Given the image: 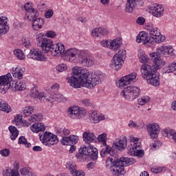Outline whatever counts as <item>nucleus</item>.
Here are the masks:
<instances>
[{
    "instance_id": "1",
    "label": "nucleus",
    "mask_w": 176,
    "mask_h": 176,
    "mask_svg": "<svg viewBox=\"0 0 176 176\" xmlns=\"http://www.w3.org/2000/svg\"><path fill=\"white\" fill-rule=\"evenodd\" d=\"M168 56H174V49L172 46H160L156 52L150 54L154 65L151 66L144 63L140 69L142 76L144 79H146L147 83L155 87L160 85L159 75L156 72L160 67H163L166 64V62L160 57H168Z\"/></svg>"
},
{
    "instance_id": "2",
    "label": "nucleus",
    "mask_w": 176,
    "mask_h": 176,
    "mask_svg": "<svg viewBox=\"0 0 176 176\" xmlns=\"http://www.w3.org/2000/svg\"><path fill=\"white\" fill-rule=\"evenodd\" d=\"M104 74L96 72L90 74L89 70L76 66L72 69V76L69 77L67 82L74 89H79L80 86L87 89H93L104 80Z\"/></svg>"
},
{
    "instance_id": "3",
    "label": "nucleus",
    "mask_w": 176,
    "mask_h": 176,
    "mask_svg": "<svg viewBox=\"0 0 176 176\" xmlns=\"http://www.w3.org/2000/svg\"><path fill=\"white\" fill-rule=\"evenodd\" d=\"M134 163L133 158L121 157L118 159V154H114L111 157H109L106 161L105 166L107 168H109L112 174L116 176L124 175V167L126 166H131Z\"/></svg>"
},
{
    "instance_id": "4",
    "label": "nucleus",
    "mask_w": 176,
    "mask_h": 176,
    "mask_svg": "<svg viewBox=\"0 0 176 176\" xmlns=\"http://www.w3.org/2000/svg\"><path fill=\"white\" fill-rule=\"evenodd\" d=\"M139 140L138 138L133 137L131 138V141L128 143L127 146V138L122 136L120 137L118 142L113 143V146L115 149H118V151H124L126 146L128 155L134 156L137 148H141V143L138 142Z\"/></svg>"
},
{
    "instance_id": "5",
    "label": "nucleus",
    "mask_w": 176,
    "mask_h": 176,
    "mask_svg": "<svg viewBox=\"0 0 176 176\" xmlns=\"http://www.w3.org/2000/svg\"><path fill=\"white\" fill-rule=\"evenodd\" d=\"M76 156L80 162H86L87 156H89L92 160H97L98 159V150L94 146L83 147L80 148L79 153Z\"/></svg>"
},
{
    "instance_id": "6",
    "label": "nucleus",
    "mask_w": 176,
    "mask_h": 176,
    "mask_svg": "<svg viewBox=\"0 0 176 176\" xmlns=\"http://www.w3.org/2000/svg\"><path fill=\"white\" fill-rule=\"evenodd\" d=\"M145 30L148 31L150 39L155 43H162L166 41V37L160 34V30L152 24H148L145 27Z\"/></svg>"
},
{
    "instance_id": "7",
    "label": "nucleus",
    "mask_w": 176,
    "mask_h": 176,
    "mask_svg": "<svg viewBox=\"0 0 176 176\" xmlns=\"http://www.w3.org/2000/svg\"><path fill=\"white\" fill-rule=\"evenodd\" d=\"M141 90L138 87L131 86L126 87L120 93L121 97H123L124 100L128 101H134L135 98H138Z\"/></svg>"
},
{
    "instance_id": "8",
    "label": "nucleus",
    "mask_w": 176,
    "mask_h": 176,
    "mask_svg": "<svg viewBox=\"0 0 176 176\" xmlns=\"http://www.w3.org/2000/svg\"><path fill=\"white\" fill-rule=\"evenodd\" d=\"M126 52L125 50H120L117 54H116L111 60V67L113 69L118 71L122 68V64L124 63V60L126 57Z\"/></svg>"
},
{
    "instance_id": "9",
    "label": "nucleus",
    "mask_w": 176,
    "mask_h": 176,
    "mask_svg": "<svg viewBox=\"0 0 176 176\" xmlns=\"http://www.w3.org/2000/svg\"><path fill=\"white\" fill-rule=\"evenodd\" d=\"M38 42V46L41 47L44 53H49L53 47V41L50 38H43V34L39 33L36 37Z\"/></svg>"
},
{
    "instance_id": "10",
    "label": "nucleus",
    "mask_w": 176,
    "mask_h": 176,
    "mask_svg": "<svg viewBox=\"0 0 176 176\" xmlns=\"http://www.w3.org/2000/svg\"><path fill=\"white\" fill-rule=\"evenodd\" d=\"M39 138L41 142L43 144V145H48V146H52V145H56L58 142V138L57 135L49 133L47 131L45 132L43 135L39 133Z\"/></svg>"
},
{
    "instance_id": "11",
    "label": "nucleus",
    "mask_w": 176,
    "mask_h": 176,
    "mask_svg": "<svg viewBox=\"0 0 176 176\" xmlns=\"http://www.w3.org/2000/svg\"><path fill=\"white\" fill-rule=\"evenodd\" d=\"M24 9L26 12L25 17L29 21H33L39 18V12L36 9L32 8V3H26L24 6Z\"/></svg>"
},
{
    "instance_id": "12",
    "label": "nucleus",
    "mask_w": 176,
    "mask_h": 176,
    "mask_svg": "<svg viewBox=\"0 0 176 176\" xmlns=\"http://www.w3.org/2000/svg\"><path fill=\"white\" fill-rule=\"evenodd\" d=\"M12 74L10 73L7 74L6 76H0V91L3 94H6V91L9 89H12Z\"/></svg>"
},
{
    "instance_id": "13",
    "label": "nucleus",
    "mask_w": 176,
    "mask_h": 176,
    "mask_svg": "<svg viewBox=\"0 0 176 176\" xmlns=\"http://www.w3.org/2000/svg\"><path fill=\"white\" fill-rule=\"evenodd\" d=\"M100 45L102 47H107L110 50L117 52L120 48V46H122V41L120 38H116L113 41L103 40L100 41Z\"/></svg>"
},
{
    "instance_id": "14",
    "label": "nucleus",
    "mask_w": 176,
    "mask_h": 176,
    "mask_svg": "<svg viewBox=\"0 0 176 176\" xmlns=\"http://www.w3.org/2000/svg\"><path fill=\"white\" fill-rule=\"evenodd\" d=\"M28 58H31L35 61H47V58L38 48H33L27 55Z\"/></svg>"
},
{
    "instance_id": "15",
    "label": "nucleus",
    "mask_w": 176,
    "mask_h": 176,
    "mask_svg": "<svg viewBox=\"0 0 176 176\" xmlns=\"http://www.w3.org/2000/svg\"><path fill=\"white\" fill-rule=\"evenodd\" d=\"M67 113L72 119H82L86 115V110L83 108L69 107Z\"/></svg>"
},
{
    "instance_id": "16",
    "label": "nucleus",
    "mask_w": 176,
    "mask_h": 176,
    "mask_svg": "<svg viewBox=\"0 0 176 176\" xmlns=\"http://www.w3.org/2000/svg\"><path fill=\"white\" fill-rule=\"evenodd\" d=\"M135 78H137V74L132 73L131 74L122 77L116 82V85L120 89H123V87H126V86L130 85V83H131V82H133V80H134Z\"/></svg>"
},
{
    "instance_id": "17",
    "label": "nucleus",
    "mask_w": 176,
    "mask_h": 176,
    "mask_svg": "<svg viewBox=\"0 0 176 176\" xmlns=\"http://www.w3.org/2000/svg\"><path fill=\"white\" fill-rule=\"evenodd\" d=\"M148 12L154 16V17H162L164 13V8L159 4H153L148 7Z\"/></svg>"
},
{
    "instance_id": "18",
    "label": "nucleus",
    "mask_w": 176,
    "mask_h": 176,
    "mask_svg": "<svg viewBox=\"0 0 176 176\" xmlns=\"http://www.w3.org/2000/svg\"><path fill=\"white\" fill-rule=\"evenodd\" d=\"M148 33L145 32H141L136 38V42L138 43H142L146 46H151V43H153L151 37L148 36Z\"/></svg>"
},
{
    "instance_id": "19",
    "label": "nucleus",
    "mask_w": 176,
    "mask_h": 176,
    "mask_svg": "<svg viewBox=\"0 0 176 176\" xmlns=\"http://www.w3.org/2000/svg\"><path fill=\"white\" fill-rule=\"evenodd\" d=\"M147 131L151 138L153 140H154V138H157V137H159V133H160L159 124L153 123L147 125Z\"/></svg>"
},
{
    "instance_id": "20",
    "label": "nucleus",
    "mask_w": 176,
    "mask_h": 176,
    "mask_svg": "<svg viewBox=\"0 0 176 176\" xmlns=\"http://www.w3.org/2000/svg\"><path fill=\"white\" fill-rule=\"evenodd\" d=\"M78 49L69 48L65 52V59L70 63H76Z\"/></svg>"
},
{
    "instance_id": "21",
    "label": "nucleus",
    "mask_w": 176,
    "mask_h": 176,
    "mask_svg": "<svg viewBox=\"0 0 176 176\" xmlns=\"http://www.w3.org/2000/svg\"><path fill=\"white\" fill-rule=\"evenodd\" d=\"M50 52L53 57L61 56V54L65 52V46L61 43L54 44Z\"/></svg>"
},
{
    "instance_id": "22",
    "label": "nucleus",
    "mask_w": 176,
    "mask_h": 176,
    "mask_svg": "<svg viewBox=\"0 0 176 176\" xmlns=\"http://www.w3.org/2000/svg\"><path fill=\"white\" fill-rule=\"evenodd\" d=\"M66 168L69 170L73 176H85L83 170H77L76 164L69 162L66 165Z\"/></svg>"
},
{
    "instance_id": "23",
    "label": "nucleus",
    "mask_w": 176,
    "mask_h": 176,
    "mask_svg": "<svg viewBox=\"0 0 176 176\" xmlns=\"http://www.w3.org/2000/svg\"><path fill=\"white\" fill-rule=\"evenodd\" d=\"M89 120L92 123H100L101 120H105V116L100 114L96 111L93 110L89 114Z\"/></svg>"
},
{
    "instance_id": "24",
    "label": "nucleus",
    "mask_w": 176,
    "mask_h": 176,
    "mask_svg": "<svg viewBox=\"0 0 176 176\" xmlns=\"http://www.w3.org/2000/svg\"><path fill=\"white\" fill-rule=\"evenodd\" d=\"M82 138L83 141H85L86 144H91V142H96V141H97V137H96V135L89 131H87L83 133Z\"/></svg>"
},
{
    "instance_id": "25",
    "label": "nucleus",
    "mask_w": 176,
    "mask_h": 176,
    "mask_svg": "<svg viewBox=\"0 0 176 176\" xmlns=\"http://www.w3.org/2000/svg\"><path fill=\"white\" fill-rule=\"evenodd\" d=\"M30 96L33 98H38L40 100H43V98H45V94H43V92L39 93V91H38L37 87L35 85H32Z\"/></svg>"
},
{
    "instance_id": "26",
    "label": "nucleus",
    "mask_w": 176,
    "mask_h": 176,
    "mask_svg": "<svg viewBox=\"0 0 176 176\" xmlns=\"http://www.w3.org/2000/svg\"><path fill=\"white\" fill-rule=\"evenodd\" d=\"M8 31V18L5 16L0 17V34H6Z\"/></svg>"
},
{
    "instance_id": "27",
    "label": "nucleus",
    "mask_w": 176,
    "mask_h": 176,
    "mask_svg": "<svg viewBox=\"0 0 176 176\" xmlns=\"http://www.w3.org/2000/svg\"><path fill=\"white\" fill-rule=\"evenodd\" d=\"M32 30L34 31H38V30H41L42 27H43V25L45 24V21H43V19L38 17L33 21H32Z\"/></svg>"
},
{
    "instance_id": "28",
    "label": "nucleus",
    "mask_w": 176,
    "mask_h": 176,
    "mask_svg": "<svg viewBox=\"0 0 176 176\" xmlns=\"http://www.w3.org/2000/svg\"><path fill=\"white\" fill-rule=\"evenodd\" d=\"M43 119V117L42 115L37 113V114H33L30 117H29V122H25L23 124L25 126V127H30V125L31 123H34V122H41Z\"/></svg>"
},
{
    "instance_id": "29",
    "label": "nucleus",
    "mask_w": 176,
    "mask_h": 176,
    "mask_svg": "<svg viewBox=\"0 0 176 176\" xmlns=\"http://www.w3.org/2000/svg\"><path fill=\"white\" fill-rule=\"evenodd\" d=\"M107 155H110L111 156H113V148L107 145V143L103 144V147L100 151V156L102 157H105Z\"/></svg>"
},
{
    "instance_id": "30",
    "label": "nucleus",
    "mask_w": 176,
    "mask_h": 176,
    "mask_svg": "<svg viewBox=\"0 0 176 176\" xmlns=\"http://www.w3.org/2000/svg\"><path fill=\"white\" fill-rule=\"evenodd\" d=\"M12 91H20L25 90V82H12V85H10Z\"/></svg>"
},
{
    "instance_id": "31",
    "label": "nucleus",
    "mask_w": 176,
    "mask_h": 176,
    "mask_svg": "<svg viewBox=\"0 0 176 176\" xmlns=\"http://www.w3.org/2000/svg\"><path fill=\"white\" fill-rule=\"evenodd\" d=\"M107 34H108V31L103 28H95L91 32V35L94 38H98V36L107 35Z\"/></svg>"
},
{
    "instance_id": "32",
    "label": "nucleus",
    "mask_w": 176,
    "mask_h": 176,
    "mask_svg": "<svg viewBox=\"0 0 176 176\" xmlns=\"http://www.w3.org/2000/svg\"><path fill=\"white\" fill-rule=\"evenodd\" d=\"M30 130L32 133H38L39 131H45L46 127L45 126V124L42 123H34L30 126Z\"/></svg>"
},
{
    "instance_id": "33",
    "label": "nucleus",
    "mask_w": 176,
    "mask_h": 176,
    "mask_svg": "<svg viewBox=\"0 0 176 176\" xmlns=\"http://www.w3.org/2000/svg\"><path fill=\"white\" fill-rule=\"evenodd\" d=\"M24 71L20 67L12 68V76L14 78H17L19 80L23 79Z\"/></svg>"
},
{
    "instance_id": "34",
    "label": "nucleus",
    "mask_w": 176,
    "mask_h": 176,
    "mask_svg": "<svg viewBox=\"0 0 176 176\" xmlns=\"http://www.w3.org/2000/svg\"><path fill=\"white\" fill-rule=\"evenodd\" d=\"M135 1L137 0H126L125 10L128 13H131L135 9Z\"/></svg>"
},
{
    "instance_id": "35",
    "label": "nucleus",
    "mask_w": 176,
    "mask_h": 176,
    "mask_svg": "<svg viewBox=\"0 0 176 176\" xmlns=\"http://www.w3.org/2000/svg\"><path fill=\"white\" fill-rule=\"evenodd\" d=\"M77 57L81 64H82V63L89 57V54L84 50H78Z\"/></svg>"
},
{
    "instance_id": "36",
    "label": "nucleus",
    "mask_w": 176,
    "mask_h": 176,
    "mask_svg": "<svg viewBox=\"0 0 176 176\" xmlns=\"http://www.w3.org/2000/svg\"><path fill=\"white\" fill-rule=\"evenodd\" d=\"M8 130L11 133L10 138L12 141H14L19 137V130L14 126H10Z\"/></svg>"
},
{
    "instance_id": "37",
    "label": "nucleus",
    "mask_w": 176,
    "mask_h": 176,
    "mask_svg": "<svg viewBox=\"0 0 176 176\" xmlns=\"http://www.w3.org/2000/svg\"><path fill=\"white\" fill-rule=\"evenodd\" d=\"M52 100L57 101L58 102H64L67 101V98L63 96L60 93L53 94L52 93Z\"/></svg>"
},
{
    "instance_id": "38",
    "label": "nucleus",
    "mask_w": 176,
    "mask_h": 176,
    "mask_svg": "<svg viewBox=\"0 0 176 176\" xmlns=\"http://www.w3.org/2000/svg\"><path fill=\"white\" fill-rule=\"evenodd\" d=\"M162 134L164 137L173 140L174 137H175L176 132L174 130L164 129L162 130Z\"/></svg>"
},
{
    "instance_id": "39",
    "label": "nucleus",
    "mask_w": 176,
    "mask_h": 176,
    "mask_svg": "<svg viewBox=\"0 0 176 176\" xmlns=\"http://www.w3.org/2000/svg\"><path fill=\"white\" fill-rule=\"evenodd\" d=\"M33 113H34L33 107H25L23 110L21 118H28V116H30V115L32 114Z\"/></svg>"
},
{
    "instance_id": "40",
    "label": "nucleus",
    "mask_w": 176,
    "mask_h": 176,
    "mask_svg": "<svg viewBox=\"0 0 176 176\" xmlns=\"http://www.w3.org/2000/svg\"><path fill=\"white\" fill-rule=\"evenodd\" d=\"M71 132L69 131V129H63V128H60L56 130V134L57 135H59V137H65V135H69V133Z\"/></svg>"
},
{
    "instance_id": "41",
    "label": "nucleus",
    "mask_w": 176,
    "mask_h": 176,
    "mask_svg": "<svg viewBox=\"0 0 176 176\" xmlns=\"http://www.w3.org/2000/svg\"><path fill=\"white\" fill-rule=\"evenodd\" d=\"M0 108L1 111H3V112H6V113H9V112L12 111L10 106H9V104L5 102H0Z\"/></svg>"
},
{
    "instance_id": "42",
    "label": "nucleus",
    "mask_w": 176,
    "mask_h": 176,
    "mask_svg": "<svg viewBox=\"0 0 176 176\" xmlns=\"http://www.w3.org/2000/svg\"><path fill=\"white\" fill-rule=\"evenodd\" d=\"M18 144L24 145L26 148H31V143H28V141H27L24 136L19 137Z\"/></svg>"
},
{
    "instance_id": "43",
    "label": "nucleus",
    "mask_w": 176,
    "mask_h": 176,
    "mask_svg": "<svg viewBox=\"0 0 176 176\" xmlns=\"http://www.w3.org/2000/svg\"><path fill=\"white\" fill-rule=\"evenodd\" d=\"M14 54L19 58V60H24L25 58V55L24 54V52H23V50L18 49L14 51Z\"/></svg>"
},
{
    "instance_id": "44",
    "label": "nucleus",
    "mask_w": 176,
    "mask_h": 176,
    "mask_svg": "<svg viewBox=\"0 0 176 176\" xmlns=\"http://www.w3.org/2000/svg\"><path fill=\"white\" fill-rule=\"evenodd\" d=\"M84 67H93L94 65V60L89 58V56L85 60V61L81 63Z\"/></svg>"
},
{
    "instance_id": "45",
    "label": "nucleus",
    "mask_w": 176,
    "mask_h": 176,
    "mask_svg": "<svg viewBox=\"0 0 176 176\" xmlns=\"http://www.w3.org/2000/svg\"><path fill=\"white\" fill-rule=\"evenodd\" d=\"M21 175L23 176H31L33 175V173L30 170L29 168H23L20 170Z\"/></svg>"
},
{
    "instance_id": "46",
    "label": "nucleus",
    "mask_w": 176,
    "mask_h": 176,
    "mask_svg": "<svg viewBox=\"0 0 176 176\" xmlns=\"http://www.w3.org/2000/svg\"><path fill=\"white\" fill-rule=\"evenodd\" d=\"M138 57L140 63H148V56L145 55L144 52L140 51V52H139L138 54Z\"/></svg>"
},
{
    "instance_id": "47",
    "label": "nucleus",
    "mask_w": 176,
    "mask_h": 176,
    "mask_svg": "<svg viewBox=\"0 0 176 176\" xmlns=\"http://www.w3.org/2000/svg\"><path fill=\"white\" fill-rule=\"evenodd\" d=\"M151 98L149 96H142L141 98L138 99L139 105H145L147 102H149Z\"/></svg>"
},
{
    "instance_id": "48",
    "label": "nucleus",
    "mask_w": 176,
    "mask_h": 176,
    "mask_svg": "<svg viewBox=\"0 0 176 176\" xmlns=\"http://www.w3.org/2000/svg\"><path fill=\"white\" fill-rule=\"evenodd\" d=\"M97 140L99 142H102L103 145H105L107 144V133H103L99 135Z\"/></svg>"
},
{
    "instance_id": "49",
    "label": "nucleus",
    "mask_w": 176,
    "mask_h": 176,
    "mask_svg": "<svg viewBox=\"0 0 176 176\" xmlns=\"http://www.w3.org/2000/svg\"><path fill=\"white\" fill-rule=\"evenodd\" d=\"M176 70V63L173 62L168 67V69L166 70V74H170V72H174Z\"/></svg>"
},
{
    "instance_id": "50",
    "label": "nucleus",
    "mask_w": 176,
    "mask_h": 176,
    "mask_svg": "<svg viewBox=\"0 0 176 176\" xmlns=\"http://www.w3.org/2000/svg\"><path fill=\"white\" fill-rule=\"evenodd\" d=\"M78 140H79V138L76 135H70L69 136L70 145H75L78 142Z\"/></svg>"
},
{
    "instance_id": "51",
    "label": "nucleus",
    "mask_w": 176,
    "mask_h": 176,
    "mask_svg": "<svg viewBox=\"0 0 176 176\" xmlns=\"http://www.w3.org/2000/svg\"><path fill=\"white\" fill-rule=\"evenodd\" d=\"M80 104L81 105H83V107H90L91 106V100L88 98H84L81 100Z\"/></svg>"
},
{
    "instance_id": "52",
    "label": "nucleus",
    "mask_w": 176,
    "mask_h": 176,
    "mask_svg": "<svg viewBox=\"0 0 176 176\" xmlns=\"http://www.w3.org/2000/svg\"><path fill=\"white\" fill-rule=\"evenodd\" d=\"M145 155L144 150H141V148H138L135 151V154L133 156H138V157H143Z\"/></svg>"
},
{
    "instance_id": "53",
    "label": "nucleus",
    "mask_w": 176,
    "mask_h": 176,
    "mask_svg": "<svg viewBox=\"0 0 176 176\" xmlns=\"http://www.w3.org/2000/svg\"><path fill=\"white\" fill-rule=\"evenodd\" d=\"M23 46H24L26 49L31 47V41H30V38H26L23 40Z\"/></svg>"
},
{
    "instance_id": "54",
    "label": "nucleus",
    "mask_w": 176,
    "mask_h": 176,
    "mask_svg": "<svg viewBox=\"0 0 176 176\" xmlns=\"http://www.w3.org/2000/svg\"><path fill=\"white\" fill-rule=\"evenodd\" d=\"M69 137H63L60 140V143L62 145H71L69 142Z\"/></svg>"
},
{
    "instance_id": "55",
    "label": "nucleus",
    "mask_w": 176,
    "mask_h": 176,
    "mask_svg": "<svg viewBox=\"0 0 176 176\" xmlns=\"http://www.w3.org/2000/svg\"><path fill=\"white\" fill-rule=\"evenodd\" d=\"M56 69L58 72H63V71H65V69H67V65L65 64L58 65L56 67Z\"/></svg>"
},
{
    "instance_id": "56",
    "label": "nucleus",
    "mask_w": 176,
    "mask_h": 176,
    "mask_svg": "<svg viewBox=\"0 0 176 176\" xmlns=\"http://www.w3.org/2000/svg\"><path fill=\"white\" fill-rule=\"evenodd\" d=\"M0 153L4 157H8V156H9V155H10V151H9V149H8V148L3 149L1 151Z\"/></svg>"
},
{
    "instance_id": "57",
    "label": "nucleus",
    "mask_w": 176,
    "mask_h": 176,
    "mask_svg": "<svg viewBox=\"0 0 176 176\" xmlns=\"http://www.w3.org/2000/svg\"><path fill=\"white\" fill-rule=\"evenodd\" d=\"M54 14V12H53V10L50 9L48 10L45 14V17L46 19H50L51 17L53 16V14Z\"/></svg>"
},
{
    "instance_id": "58",
    "label": "nucleus",
    "mask_w": 176,
    "mask_h": 176,
    "mask_svg": "<svg viewBox=\"0 0 176 176\" xmlns=\"http://www.w3.org/2000/svg\"><path fill=\"white\" fill-rule=\"evenodd\" d=\"M14 122L16 126H17L19 123H21V122H23V118H21V116L17 115L14 118Z\"/></svg>"
},
{
    "instance_id": "59",
    "label": "nucleus",
    "mask_w": 176,
    "mask_h": 176,
    "mask_svg": "<svg viewBox=\"0 0 176 176\" xmlns=\"http://www.w3.org/2000/svg\"><path fill=\"white\" fill-rule=\"evenodd\" d=\"M59 89H60V85L58 84H57V83L53 84L51 87V90H52L53 92H51V94H52V93H53V94H54V91H58Z\"/></svg>"
},
{
    "instance_id": "60",
    "label": "nucleus",
    "mask_w": 176,
    "mask_h": 176,
    "mask_svg": "<svg viewBox=\"0 0 176 176\" xmlns=\"http://www.w3.org/2000/svg\"><path fill=\"white\" fill-rule=\"evenodd\" d=\"M136 22L140 25H144V24H145V18H144L142 16H140L138 18Z\"/></svg>"
},
{
    "instance_id": "61",
    "label": "nucleus",
    "mask_w": 176,
    "mask_h": 176,
    "mask_svg": "<svg viewBox=\"0 0 176 176\" xmlns=\"http://www.w3.org/2000/svg\"><path fill=\"white\" fill-rule=\"evenodd\" d=\"M45 35L47 36V38H54V36H56V32H54L53 30H50L47 32Z\"/></svg>"
},
{
    "instance_id": "62",
    "label": "nucleus",
    "mask_w": 176,
    "mask_h": 176,
    "mask_svg": "<svg viewBox=\"0 0 176 176\" xmlns=\"http://www.w3.org/2000/svg\"><path fill=\"white\" fill-rule=\"evenodd\" d=\"M94 166H96V162H91L87 165V168L89 170H93L94 168Z\"/></svg>"
},
{
    "instance_id": "63",
    "label": "nucleus",
    "mask_w": 176,
    "mask_h": 176,
    "mask_svg": "<svg viewBox=\"0 0 176 176\" xmlns=\"http://www.w3.org/2000/svg\"><path fill=\"white\" fill-rule=\"evenodd\" d=\"M11 172L10 169L9 168H6L5 170L3 171V176H10Z\"/></svg>"
},
{
    "instance_id": "64",
    "label": "nucleus",
    "mask_w": 176,
    "mask_h": 176,
    "mask_svg": "<svg viewBox=\"0 0 176 176\" xmlns=\"http://www.w3.org/2000/svg\"><path fill=\"white\" fill-rule=\"evenodd\" d=\"M10 171H11V174L10 175V176H20V173H19V170L12 169Z\"/></svg>"
}]
</instances>
